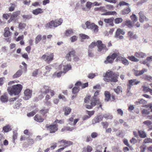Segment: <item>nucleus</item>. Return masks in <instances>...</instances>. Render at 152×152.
<instances>
[{
  "mask_svg": "<svg viewBox=\"0 0 152 152\" xmlns=\"http://www.w3.org/2000/svg\"><path fill=\"white\" fill-rule=\"evenodd\" d=\"M118 75L112 71L107 72L105 74H104L103 76L105 78H104L105 81H110L116 82L118 81L117 78Z\"/></svg>",
  "mask_w": 152,
  "mask_h": 152,
  "instance_id": "obj_1",
  "label": "nucleus"
},
{
  "mask_svg": "<svg viewBox=\"0 0 152 152\" xmlns=\"http://www.w3.org/2000/svg\"><path fill=\"white\" fill-rule=\"evenodd\" d=\"M99 94V92L97 91H96L93 96V99L91 101L90 104H86L85 107L88 109H91L93 107L95 106L96 105H99V106L97 108L98 109L99 107L102 108V104L100 102L98 98L97 97V96Z\"/></svg>",
  "mask_w": 152,
  "mask_h": 152,
  "instance_id": "obj_2",
  "label": "nucleus"
},
{
  "mask_svg": "<svg viewBox=\"0 0 152 152\" xmlns=\"http://www.w3.org/2000/svg\"><path fill=\"white\" fill-rule=\"evenodd\" d=\"M22 86L20 84L14 85L12 87H8L7 91L9 94L11 96L13 94L15 95H18L21 91L22 88Z\"/></svg>",
  "mask_w": 152,
  "mask_h": 152,
  "instance_id": "obj_3",
  "label": "nucleus"
},
{
  "mask_svg": "<svg viewBox=\"0 0 152 152\" xmlns=\"http://www.w3.org/2000/svg\"><path fill=\"white\" fill-rule=\"evenodd\" d=\"M63 22V20L61 19H60L58 20H55L52 21L47 23L45 25L46 28H52L53 26L56 27L60 25Z\"/></svg>",
  "mask_w": 152,
  "mask_h": 152,
  "instance_id": "obj_4",
  "label": "nucleus"
},
{
  "mask_svg": "<svg viewBox=\"0 0 152 152\" xmlns=\"http://www.w3.org/2000/svg\"><path fill=\"white\" fill-rule=\"evenodd\" d=\"M53 53L45 54L41 58L42 60H44L47 63L49 64L53 59Z\"/></svg>",
  "mask_w": 152,
  "mask_h": 152,
  "instance_id": "obj_5",
  "label": "nucleus"
},
{
  "mask_svg": "<svg viewBox=\"0 0 152 152\" xmlns=\"http://www.w3.org/2000/svg\"><path fill=\"white\" fill-rule=\"evenodd\" d=\"M87 28L93 30L94 33H97L98 31V27L93 23L87 21L86 22Z\"/></svg>",
  "mask_w": 152,
  "mask_h": 152,
  "instance_id": "obj_6",
  "label": "nucleus"
},
{
  "mask_svg": "<svg viewBox=\"0 0 152 152\" xmlns=\"http://www.w3.org/2000/svg\"><path fill=\"white\" fill-rule=\"evenodd\" d=\"M98 48V51L99 52H101L103 50L104 52L107 50V49L106 47V45L102 44L101 41H97V45Z\"/></svg>",
  "mask_w": 152,
  "mask_h": 152,
  "instance_id": "obj_7",
  "label": "nucleus"
},
{
  "mask_svg": "<svg viewBox=\"0 0 152 152\" xmlns=\"http://www.w3.org/2000/svg\"><path fill=\"white\" fill-rule=\"evenodd\" d=\"M140 83V82L139 81H137L136 79H132L129 80L128 84V91H129L132 86L134 85H137Z\"/></svg>",
  "mask_w": 152,
  "mask_h": 152,
  "instance_id": "obj_8",
  "label": "nucleus"
},
{
  "mask_svg": "<svg viewBox=\"0 0 152 152\" xmlns=\"http://www.w3.org/2000/svg\"><path fill=\"white\" fill-rule=\"evenodd\" d=\"M125 32L124 30L119 28L117 29L115 33V37L116 38H118L120 39H123L124 37L123 36H120V34L124 35L125 34Z\"/></svg>",
  "mask_w": 152,
  "mask_h": 152,
  "instance_id": "obj_9",
  "label": "nucleus"
},
{
  "mask_svg": "<svg viewBox=\"0 0 152 152\" xmlns=\"http://www.w3.org/2000/svg\"><path fill=\"white\" fill-rule=\"evenodd\" d=\"M32 91L29 89H27L24 92V96L23 98L26 100L28 99L31 96Z\"/></svg>",
  "mask_w": 152,
  "mask_h": 152,
  "instance_id": "obj_10",
  "label": "nucleus"
},
{
  "mask_svg": "<svg viewBox=\"0 0 152 152\" xmlns=\"http://www.w3.org/2000/svg\"><path fill=\"white\" fill-rule=\"evenodd\" d=\"M114 18L112 17L109 18H105L104 19V22L106 23L109 26H114L113 23V21Z\"/></svg>",
  "mask_w": 152,
  "mask_h": 152,
  "instance_id": "obj_11",
  "label": "nucleus"
},
{
  "mask_svg": "<svg viewBox=\"0 0 152 152\" xmlns=\"http://www.w3.org/2000/svg\"><path fill=\"white\" fill-rule=\"evenodd\" d=\"M139 15L140 16L139 20L141 23H143L145 20L146 21L148 20V19L145 16L142 12H140L139 13Z\"/></svg>",
  "mask_w": 152,
  "mask_h": 152,
  "instance_id": "obj_12",
  "label": "nucleus"
},
{
  "mask_svg": "<svg viewBox=\"0 0 152 152\" xmlns=\"http://www.w3.org/2000/svg\"><path fill=\"white\" fill-rule=\"evenodd\" d=\"M48 129L50 131V133H53L58 130L57 126L56 125H51L48 127Z\"/></svg>",
  "mask_w": 152,
  "mask_h": 152,
  "instance_id": "obj_13",
  "label": "nucleus"
},
{
  "mask_svg": "<svg viewBox=\"0 0 152 152\" xmlns=\"http://www.w3.org/2000/svg\"><path fill=\"white\" fill-rule=\"evenodd\" d=\"M147 72L145 69H143L141 71L134 70V74L136 76H138L142 75L144 72Z\"/></svg>",
  "mask_w": 152,
  "mask_h": 152,
  "instance_id": "obj_14",
  "label": "nucleus"
},
{
  "mask_svg": "<svg viewBox=\"0 0 152 152\" xmlns=\"http://www.w3.org/2000/svg\"><path fill=\"white\" fill-rule=\"evenodd\" d=\"M75 53V52L74 51H72L70 52L66 55V59L68 61H70L71 60V57H74Z\"/></svg>",
  "mask_w": 152,
  "mask_h": 152,
  "instance_id": "obj_15",
  "label": "nucleus"
},
{
  "mask_svg": "<svg viewBox=\"0 0 152 152\" xmlns=\"http://www.w3.org/2000/svg\"><path fill=\"white\" fill-rule=\"evenodd\" d=\"M74 118H70L69 119L68 124L71 125H75L79 121L78 119H76L74 121Z\"/></svg>",
  "mask_w": 152,
  "mask_h": 152,
  "instance_id": "obj_16",
  "label": "nucleus"
},
{
  "mask_svg": "<svg viewBox=\"0 0 152 152\" xmlns=\"http://www.w3.org/2000/svg\"><path fill=\"white\" fill-rule=\"evenodd\" d=\"M50 89L47 86H44L41 89V91L42 94H46L49 92Z\"/></svg>",
  "mask_w": 152,
  "mask_h": 152,
  "instance_id": "obj_17",
  "label": "nucleus"
},
{
  "mask_svg": "<svg viewBox=\"0 0 152 152\" xmlns=\"http://www.w3.org/2000/svg\"><path fill=\"white\" fill-rule=\"evenodd\" d=\"M138 134L139 137L142 138H144L147 137V134L145 131L142 130H139Z\"/></svg>",
  "mask_w": 152,
  "mask_h": 152,
  "instance_id": "obj_18",
  "label": "nucleus"
},
{
  "mask_svg": "<svg viewBox=\"0 0 152 152\" xmlns=\"http://www.w3.org/2000/svg\"><path fill=\"white\" fill-rule=\"evenodd\" d=\"M9 28L8 27H6L4 30V36L5 37H8L11 35L12 33L10 32L9 31Z\"/></svg>",
  "mask_w": 152,
  "mask_h": 152,
  "instance_id": "obj_19",
  "label": "nucleus"
},
{
  "mask_svg": "<svg viewBox=\"0 0 152 152\" xmlns=\"http://www.w3.org/2000/svg\"><path fill=\"white\" fill-rule=\"evenodd\" d=\"M58 142L59 143L61 142H63L64 145H66V146L65 147V148L69 145H72L73 144V142L70 141H66L64 140H63L60 141H59Z\"/></svg>",
  "mask_w": 152,
  "mask_h": 152,
  "instance_id": "obj_20",
  "label": "nucleus"
},
{
  "mask_svg": "<svg viewBox=\"0 0 152 152\" xmlns=\"http://www.w3.org/2000/svg\"><path fill=\"white\" fill-rule=\"evenodd\" d=\"M104 96L105 97L104 101L105 102H108L110 100L111 95L110 93L108 91H105L104 93Z\"/></svg>",
  "mask_w": 152,
  "mask_h": 152,
  "instance_id": "obj_21",
  "label": "nucleus"
},
{
  "mask_svg": "<svg viewBox=\"0 0 152 152\" xmlns=\"http://www.w3.org/2000/svg\"><path fill=\"white\" fill-rule=\"evenodd\" d=\"M135 56L138 58H143L146 56L145 54L142 52H136L135 54Z\"/></svg>",
  "mask_w": 152,
  "mask_h": 152,
  "instance_id": "obj_22",
  "label": "nucleus"
},
{
  "mask_svg": "<svg viewBox=\"0 0 152 152\" xmlns=\"http://www.w3.org/2000/svg\"><path fill=\"white\" fill-rule=\"evenodd\" d=\"M22 73V72L21 70L19 69L13 75V78H15L20 77Z\"/></svg>",
  "mask_w": 152,
  "mask_h": 152,
  "instance_id": "obj_23",
  "label": "nucleus"
},
{
  "mask_svg": "<svg viewBox=\"0 0 152 152\" xmlns=\"http://www.w3.org/2000/svg\"><path fill=\"white\" fill-rule=\"evenodd\" d=\"M34 118L35 121L39 122H42L44 120V119L41 116L37 114L35 116Z\"/></svg>",
  "mask_w": 152,
  "mask_h": 152,
  "instance_id": "obj_24",
  "label": "nucleus"
},
{
  "mask_svg": "<svg viewBox=\"0 0 152 152\" xmlns=\"http://www.w3.org/2000/svg\"><path fill=\"white\" fill-rule=\"evenodd\" d=\"M42 12V9L40 8H37L35 10H34L32 11L33 13L36 15L41 13Z\"/></svg>",
  "mask_w": 152,
  "mask_h": 152,
  "instance_id": "obj_25",
  "label": "nucleus"
},
{
  "mask_svg": "<svg viewBox=\"0 0 152 152\" xmlns=\"http://www.w3.org/2000/svg\"><path fill=\"white\" fill-rule=\"evenodd\" d=\"M20 12L16 11L13 13L11 17L10 20L11 21L15 19V18L17 17V16L20 14Z\"/></svg>",
  "mask_w": 152,
  "mask_h": 152,
  "instance_id": "obj_26",
  "label": "nucleus"
},
{
  "mask_svg": "<svg viewBox=\"0 0 152 152\" xmlns=\"http://www.w3.org/2000/svg\"><path fill=\"white\" fill-rule=\"evenodd\" d=\"M113 61L114 60L111 58V56H109L107 57L106 60L104 61V62L106 64H107L108 63H113Z\"/></svg>",
  "mask_w": 152,
  "mask_h": 152,
  "instance_id": "obj_27",
  "label": "nucleus"
},
{
  "mask_svg": "<svg viewBox=\"0 0 152 152\" xmlns=\"http://www.w3.org/2000/svg\"><path fill=\"white\" fill-rule=\"evenodd\" d=\"M75 85L76 86H80L83 88H84L88 86V83H86L82 84L81 82L78 81L75 83Z\"/></svg>",
  "mask_w": 152,
  "mask_h": 152,
  "instance_id": "obj_28",
  "label": "nucleus"
},
{
  "mask_svg": "<svg viewBox=\"0 0 152 152\" xmlns=\"http://www.w3.org/2000/svg\"><path fill=\"white\" fill-rule=\"evenodd\" d=\"M92 150V147L89 145L87 146V147L84 148L83 152H91Z\"/></svg>",
  "mask_w": 152,
  "mask_h": 152,
  "instance_id": "obj_29",
  "label": "nucleus"
},
{
  "mask_svg": "<svg viewBox=\"0 0 152 152\" xmlns=\"http://www.w3.org/2000/svg\"><path fill=\"white\" fill-rule=\"evenodd\" d=\"M1 102H7L8 100V98L7 95L5 94L2 96H1Z\"/></svg>",
  "mask_w": 152,
  "mask_h": 152,
  "instance_id": "obj_30",
  "label": "nucleus"
},
{
  "mask_svg": "<svg viewBox=\"0 0 152 152\" xmlns=\"http://www.w3.org/2000/svg\"><path fill=\"white\" fill-rule=\"evenodd\" d=\"M128 34L130 38L136 39L137 38V35L136 34L133 35V32L132 31H129Z\"/></svg>",
  "mask_w": 152,
  "mask_h": 152,
  "instance_id": "obj_31",
  "label": "nucleus"
},
{
  "mask_svg": "<svg viewBox=\"0 0 152 152\" xmlns=\"http://www.w3.org/2000/svg\"><path fill=\"white\" fill-rule=\"evenodd\" d=\"M64 115H67L69 114L71 111V109L70 108L66 107L65 109H64Z\"/></svg>",
  "mask_w": 152,
  "mask_h": 152,
  "instance_id": "obj_32",
  "label": "nucleus"
},
{
  "mask_svg": "<svg viewBox=\"0 0 152 152\" xmlns=\"http://www.w3.org/2000/svg\"><path fill=\"white\" fill-rule=\"evenodd\" d=\"M143 124L149 127L150 129H152L150 128V125L152 124V122L149 120H147L144 121Z\"/></svg>",
  "mask_w": 152,
  "mask_h": 152,
  "instance_id": "obj_33",
  "label": "nucleus"
},
{
  "mask_svg": "<svg viewBox=\"0 0 152 152\" xmlns=\"http://www.w3.org/2000/svg\"><path fill=\"white\" fill-rule=\"evenodd\" d=\"M11 126L9 125H7L3 127V130L4 132H8L11 130Z\"/></svg>",
  "mask_w": 152,
  "mask_h": 152,
  "instance_id": "obj_34",
  "label": "nucleus"
},
{
  "mask_svg": "<svg viewBox=\"0 0 152 152\" xmlns=\"http://www.w3.org/2000/svg\"><path fill=\"white\" fill-rule=\"evenodd\" d=\"M122 63L125 65H128L129 64V62L128 60L126 58L120 57Z\"/></svg>",
  "mask_w": 152,
  "mask_h": 152,
  "instance_id": "obj_35",
  "label": "nucleus"
},
{
  "mask_svg": "<svg viewBox=\"0 0 152 152\" xmlns=\"http://www.w3.org/2000/svg\"><path fill=\"white\" fill-rule=\"evenodd\" d=\"M71 66L70 65H68L65 66L64 68V70L62 71L63 73H65L66 72L71 69Z\"/></svg>",
  "mask_w": 152,
  "mask_h": 152,
  "instance_id": "obj_36",
  "label": "nucleus"
},
{
  "mask_svg": "<svg viewBox=\"0 0 152 152\" xmlns=\"http://www.w3.org/2000/svg\"><path fill=\"white\" fill-rule=\"evenodd\" d=\"M116 13L115 11H108L103 13L102 14V15H115L116 14Z\"/></svg>",
  "mask_w": 152,
  "mask_h": 152,
  "instance_id": "obj_37",
  "label": "nucleus"
},
{
  "mask_svg": "<svg viewBox=\"0 0 152 152\" xmlns=\"http://www.w3.org/2000/svg\"><path fill=\"white\" fill-rule=\"evenodd\" d=\"M125 24L129 28H131L133 26L132 22L130 20H127L125 22Z\"/></svg>",
  "mask_w": 152,
  "mask_h": 152,
  "instance_id": "obj_38",
  "label": "nucleus"
},
{
  "mask_svg": "<svg viewBox=\"0 0 152 152\" xmlns=\"http://www.w3.org/2000/svg\"><path fill=\"white\" fill-rule=\"evenodd\" d=\"M131 11L129 7H127L125 9L123 10H122V14L123 15H126L128 14Z\"/></svg>",
  "mask_w": 152,
  "mask_h": 152,
  "instance_id": "obj_39",
  "label": "nucleus"
},
{
  "mask_svg": "<svg viewBox=\"0 0 152 152\" xmlns=\"http://www.w3.org/2000/svg\"><path fill=\"white\" fill-rule=\"evenodd\" d=\"M21 101V99H19L17 101V102L15 103V107L16 108L18 109V108L21 105V104L20 103Z\"/></svg>",
  "mask_w": 152,
  "mask_h": 152,
  "instance_id": "obj_40",
  "label": "nucleus"
},
{
  "mask_svg": "<svg viewBox=\"0 0 152 152\" xmlns=\"http://www.w3.org/2000/svg\"><path fill=\"white\" fill-rule=\"evenodd\" d=\"M143 107L147 108H149V110H151V112H152V102L149 103L147 105H145Z\"/></svg>",
  "mask_w": 152,
  "mask_h": 152,
  "instance_id": "obj_41",
  "label": "nucleus"
},
{
  "mask_svg": "<svg viewBox=\"0 0 152 152\" xmlns=\"http://www.w3.org/2000/svg\"><path fill=\"white\" fill-rule=\"evenodd\" d=\"M130 18L132 21L134 23L136 22L137 20V17L135 14H133L131 16Z\"/></svg>",
  "mask_w": 152,
  "mask_h": 152,
  "instance_id": "obj_42",
  "label": "nucleus"
},
{
  "mask_svg": "<svg viewBox=\"0 0 152 152\" xmlns=\"http://www.w3.org/2000/svg\"><path fill=\"white\" fill-rule=\"evenodd\" d=\"M123 19L121 18H116L114 20V22L116 24H119L121 23Z\"/></svg>",
  "mask_w": 152,
  "mask_h": 152,
  "instance_id": "obj_43",
  "label": "nucleus"
},
{
  "mask_svg": "<svg viewBox=\"0 0 152 152\" xmlns=\"http://www.w3.org/2000/svg\"><path fill=\"white\" fill-rule=\"evenodd\" d=\"M79 91L78 87H74L72 89V93L73 94H75L78 92Z\"/></svg>",
  "mask_w": 152,
  "mask_h": 152,
  "instance_id": "obj_44",
  "label": "nucleus"
},
{
  "mask_svg": "<svg viewBox=\"0 0 152 152\" xmlns=\"http://www.w3.org/2000/svg\"><path fill=\"white\" fill-rule=\"evenodd\" d=\"M73 32L72 29H68L66 31L65 35L66 36H69Z\"/></svg>",
  "mask_w": 152,
  "mask_h": 152,
  "instance_id": "obj_45",
  "label": "nucleus"
},
{
  "mask_svg": "<svg viewBox=\"0 0 152 152\" xmlns=\"http://www.w3.org/2000/svg\"><path fill=\"white\" fill-rule=\"evenodd\" d=\"M97 41L96 42H92L89 46L88 49L92 50L95 46H97Z\"/></svg>",
  "mask_w": 152,
  "mask_h": 152,
  "instance_id": "obj_46",
  "label": "nucleus"
},
{
  "mask_svg": "<svg viewBox=\"0 0 152 152\" xmlns=\"http://www.w3.org/2000/svg\"><path fill=\"white\" fill-rule=\"evenodd\" d=\"M121 89V86H118L117 88L114 89V91L117 94H118L120 92H122Z\"/></svg>",
  "mask_w": 152,
  "mask_h": 152,
  "instance_id": "obj_47",
  "label": "nucleus"
},
{
  "mask_svg": "<svg viewBox=\"0 0 152 152\" xmlns=\"http://www.w3.org/2000/svg\"><path fill=\"white\" fill-rule=\"evenodd\" d=\"M103 117L106 119H112L113 118V116L110 114H107L104 115Z\"/></svg>",
  "mask_w": 152,
  "mask_h": 152,
  "instance_id": "obj_48",
  "label": "nucleus"
},
{
  "mask_svg": "<svg viewBox=\"0 0 152 152\" xmlns=\"http://www.w3.org/2000/svg\"><path fill=\"white\" fill-rule=\"evenodd\" d=\"M119 55V53L118 51L116 52L115 53H113L111 56V58L113 60L117 56Z\"/></svg>",
  "mask_w": 152,
  "mask_h": 152,
  "instance_id": "obj_49",
  "label": "nucleus"
},
{
  "mask_svg": "<svg viewBox=\"0 0 152 152\" xmlns=\"http://www.w3.org/2000/svg\"><path fill=\"white\" fill-rule=\"evenodd\" d=\"M41 36L40 35H38L36 38L35 43L37 44L41 39Z\"/></svg>",
  "mask_w": 152,
  "mask_h": 152,
  "instance_id": "obj_50",
  "label": "nucleus"
},
{
  "mask_svg": "<svg viewBox=\"0 0 152 152\" xmlns=\"http://www.w3.org/2000/svg\"><path fill=\"white\" fill-rule=\"evenodd\" d=\"M78 39V37L76 36H73L72 37H71L70 38V39L71 42H74L76 41Z\"/></svg>",
  "mask_w": 152,
  "mask_h": 152,
  "instance_id": "obj_51",
  "label": "nucleus"
},
{
  "mask_svg": "<svg viewBox=\"0 0 152 152\" xmlns=\"http://www.w3.org/2000/svg\"><path fill=\"white\" fill-rule=\"evenodd\" d=\"M128 58L130 60L134 61H138L139 60L134 56H129Z\"/></svg>",
  "mask_w": 152,
  "mask_h": 152,
  "instance_id": "obj_52",
  "label": "nucleus"
},
{
  "mask_svg": "<svg viewBox=\"0 0 152 152\" xmlns=\"http://www.w3.org/2000/svg\"><path fill=\"white\" fill-rule=\"evenodd\" d=\"M100 121V120H99V118H97V117L94 118L92 121V124H94L97 123H99Z\"/></svg>",
  "mask_w": 152,
  "mask_h": 152,
  "instance_id": "obj_53",
  "label": "nucleus"
},
{
  "mask_svg": "<svg viewBox=\"0 0 152 152\" xmlns=\"http://www.w3.org/2000/svg\"><path fill=\"white\" fill-rule=\"evenodd\" d=\"M143 141L145 143H152V139L150 138H147L145 139Z\"/></svg>",
  "mask_w": 152,
  "mask_h": 152,
  "instance_id": "obj_54",
  "label": "nucleus"
},
{
  "mask_svg": "<svg viewBox=\"0 0 152 152\" xmlns=\"http://www.w3.org/2000/svg\"><path fill=\"white\" fill-rule=\"evenodd\" d=\"M80 36L83 39H88L89 38V37L85 34H80Z\"/></svg>",
  "mask_w": 152,
  "mask_h": 152,
  "instance_id": "obj_55",
  "label": "nucleus"
},
{
  "mask_svg": "<svg viewBox=\"0 0 152 152\" xmlns=\"http://www.w3.org/2000/svg\"><path fill=\"white\" fill-rule=\"evenodd\" d=\"M74 129L73 127L70 128L69 127H66L64 129H62L61 130L62 132H63L64 130H66L67 131H72Z\"/></svg>",
  "mask_w": 152,
  "mask_h": 152,
  "instance_id": "obj_56",
  "label": "nucleus"
},
{
  "mask_svg": "<svg viewBox=\"0 0 152 152\" xmlns=\"http://www.w3.org/2000/svg\"><path fill=\"white\" fill-rule=\"evenodd\" d=\"M26 26L25 24L24 23H20L19 24V28L20 29H22L25 28Z\"/></svg>",
  "mask_w": 152,
  "mask_h": 152,
  "instance_id": "obj_57",
  "label": "nucleus"
},
{
  "mask_svg": "<svg viewBox=\"0 0 152 152\" xmlns=\"http://www.w3.org/2000/svg\"><path fill=\"white\" fill-rule=\"evenodd\" d=\"M143 91H144L145 92H149L150 91V90H151V89L149 88H148L147 87H146L145 86H143Z\"/></svg>",
  "mask_w": 152,
  "mask_h": 152,
  "instance_id": "obj_58",
  "label": "nucleus"
},
{
  "mask_svg": "<svg viewBox=\"0 0 152 152\" xmlns=\"http://www.w3.org/2000/svg\"><path fill=\"white\" fill-rule=\"evenodd\" d=\"M93 50H92L88 49V56L92 57L94 56V54L92 53Z\"/></svg>",
  "mask_w": 152,
  "mask_h": 152,
  "instance_id": "obj_59",
  "label": "nucleus"
},
{
  "mask_svg": "<svg viewBox=\"0 0 152 152\" xmlns=\"http://www.w3.org/2000/svg\"><path fill=\"white\" fill-rule=\"evenodd\" d=\"M91 97L90 96H86L84 100V102L85 103H89V101L90 100V98Z\"/></svg>",
  "mask_w": 152,
  "mask_h": 152,
  "instance_id": "obj_60",
  "label": "nucleus"
},
{
  "mask_svg": "<svg viewBox=\"0 0 152 152\" xmlns=\"http://www.w3.org/2000/svg\"><path fill=\"white\" fill-rule=\"evenodd\" d=\"M92 3L90 2H88L86 4V6L88 9H90L91 7Z\"/></svg>",
  "mask_w": 152,
  "mask_h": 152,
  "instance_id": "obj_61",
  "label": "nucleus"
},
{
  "mask_svg": "<svg viewBox=\"0 0 152 152\" xmlns=\"http://www.w3.org/2000/svg\"><path fill=\"white\" fill-rule=\"evenodd\" d=\"M95 76V74L90 73L88 74V77L90 79H92L94 78Z\"/></svg>",
  "mask_w": 152,
  "mask_h": 152,
  "instance_id": "obj_62",
  "label": "nucleus"
},
{
  "mask_svg": "<svg viewBox=\"0 0 152 152\" xmlns=\"http://www.w3.org/2000/svg\"><path fill=\"white\" fill-rule=\"evenodd\" d=\"M36 113L34 111H32L27 114V115L28 117H31L34 116Z\"/></svg>",
  "mask_w": 152,
  "mask_h": 152,
  "instance_id": "obj_63",
  "label": "nucleus"
},
{
  "mask_svg": "<svg viewBox=\"0 0 152 152\" xmlns=\"http://www.w3.org/2000/svg\"><path fill=\"white\" fill-rule=\"evenodd\" d=\"M146 60L148 61V63L149 64L150 63L152 62V56L147 57Z\"/></svg>",
  "mask_w": 152,
  "mask_h": 152,
  "instance_id": "obj_64",
  "label": "nucleus"
}]
</instances>
